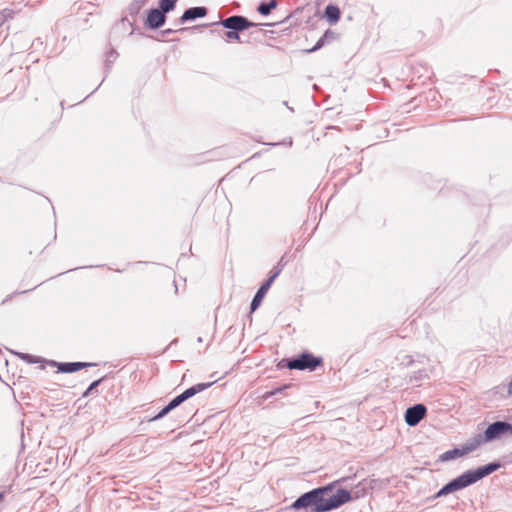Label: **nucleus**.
I'll list each match as a JSON object with an SVG mask.
<instances>
[{
    "label": "nucleus",
    "instance_id": "4be33fe9",
    "mask_svg": "<svg viewBox=\"0 0 512 512\" xmlns=\"http://www.w3.org/2000/svg\"><path fill=\"white\" fill-rule=\"evenodd\" d=\"M118 56V53L116 50L112 49L110 50L108 53H107V62L108 63H113V61L117 58Z\"/></svg>",
    "mask_w": 512,
    "mask_h": 512
},
{
    "label": "nucleus",
    "instance_id": "20e7f679",
    "mask_svg": "<svg viewBox=\"0 0 512 512\" xmlns=\"http://www.w3.org/2000/svg\"><path fill=\"white\" fill-rule=\"evenodd\" d=\"M479 480V476H475L473 471H468L461 476L455 478L448 484H446L442 489L439 490L437 496H445L451 492L463 489L476 481Z\"/></svg>",
    "mask_w": 512,
    "mask_h": 512
},
{
    "label": "nucleus",
    "instance_id": "39448f33",
    "mask_svg": "<svg viewBox=\"0 0 512 512\" xmlns=\"http://www.w3.org/2000/svg\"><path fill=\"white\" fill-rule=\"evenodd\" d=\"M479 480V476H475L473 471H468L461 476L455 478L448 484H446L442 489L439 490L437 496H445L451 492L463 489L476 481Z\"/></svg>",
    "mask_w": 512,
    "mask_h": 512
},
{
    "label": "nucleus",
    "instance_id": "f257e3e1",
    "mask_svg": "<svg viewBox=\"0 0 512 512\" xmlns=\"http://www.w3.org/2000/svg\"><path fill=\"white\" fill-rule=\"evenodd\" d=\"M332 485L316 488L304 493L292 505L291 508L299 510L311 507L312 512H327L336 509L349 502L351 493L345 489H338L334 494H330Z\"/></svg>",
    "mask_w": 512,
    "mask_h": 512
},
{
    "label": "nucleus",
    "instance_id": "f3484780",
    "mask_svg": "<svg viewBox=\"0 0 512 512\" xmlns=\"http://www.w3.org/2000/svg\"><path fill=\"white\" fill-rule=\"evenodd\" d=\"M497 468H498V465H496V464H489L488 466L479 468L478 470L473 471V472H474L475 476H479V479H481L484 476H486V475L492 473L493 471H495Z\"/></svg>",
    "mask_w": 512,
    "mask_h": 512
},
{
    "label": "nucleus",
    "instance_id": "9d476101",
    "mask_svg": "<svg viewBox=\"0 0 512 512\" xmlns=\"http://www.w3.org/2000/svg\"><path fill=\"white\" fill-rule=\"evenodd\" d=\"M208 10L204 6H195L187 8L181 17L178 19L179 24H185L189 21H194L198 18H203L207 15Z\"/></svg>",
    "mask_w": 512,
    "mask_h": 512
},
{
    "label": "nucleus",
    "instance_id": "0eeeda50",
    "mask_svg": "<svg viewBox=\"0 0 512 512\" xmlns=\"http://www.w3.org/2000/svg\"><path fill=\"white\" fill-rule=\"evenodd\" d=\"M504 434L512 435V425L507 422L498 421L487 427L484 432V438L485 441H491Z\"/></svg>",
    "mask_w": 512,
    "mask_h": 512
},
{
    "label": "nucleus",
    "instance_id": "7ed1b4c3",
    "mask_svg": "<svg viewBox=\"0 0 512 512\" xmlns=\"http://www.w3.org/2000/svg\"><path fill=\"white\" fill-rule=\"evenodd\" d=\"M211 385L212 383H199L186 389L183 393L175 397L166 407H164L155 417V419L164 417L168 412L179 406L182 402L194 396L195 394L204 391Z\"/></svg>",
    "mask_w": 512,
    "mask_h": 512
},
{
    "label": "nucleus",
    "instance_id": "423d86ee",
    "mask_svg": "<svg viewBox=\"0 0 512 512\" xmlns=\"http://www.w3.org/2000/svg\"><path fill=\"white\" fill-rule=\"evenodd\" d=\"M217 24L227 29L225 33L227 39L241 42L240 33L243 32V27L241 26L240 15L229 16L220 20Z\"/></svg>",
    "mask_w": 512,
    "mask_h": 512
},
{
    "label": "nucleus",
    "instance_id": "412c9836",
    "mask_svg": "<svg viewBox=\"0 0 512 512\" xmlns=\"http://www.w3.org/2000/svg\"><path fill=\"white\" fill-rule=\"evenodd\" d=\"M101 382V379L94 381L88 389L83 393V397H87L90 393H92V390L99 385Z\"/></svg>",
    "mask_w": 512,
    "mask_h": 512
},
{
    "label": "nucleus",
    "instance_id": "b1692460",
    "mask_svg": "<svg viewBox=\"0 0 512 512\" xmlns=\"http://www.w3.org/2000/svg\"><path fill=\"white\" fill-rule=\"evenodd\" d=\"M23 358L26 359L28 362H31V363H37L38 362V360L32 359V356H30V355H25Z\"/></svg>",
    "mask_w": 512,
    "mask_h": 512
},
{
    "label": "nucleus",
    "instance_id": "6ab92c4d",
    "mask_svg": "<svg viewBox=\"0 0 512 512\" xmlns=\"http://www.w3.org/2000/svg\"><path fill=\"white\" fill-rule=\"evenodd\" d=\"M321 37L326 41L327 44L335 39V33L332 30L327 29Z\"/></svg>",
    "mask_w": 512,
    "mask_h": 512
},
{
    "label": "nucleus",
    "instance_id": "393cba45",
    "mask_svg": "<svg viewBox=\"0 0 512 512\" xmlns=\"http://www.w3.org/2000/svg\"><path fill=\"white\" fill-rule=\"evenodd\" d=\"M175 32H176V30H173V29H166V30L162 31V33L164 35H170V34L175 33Z\"/></svg>",
    "mask_w": 512,
    "mask_h": 512
},
{
    "label": "nucleus",
    "instance_id": "6e6552de",
    "mask_svg": "<svg viewBox=\"0 0 512 512\" xmlns=\"http://www.w3.org/2000/svg\"><path fill=\"white\" fill-rule=\"evenodd\" d=\"M427 413V409L423 404H416L408 408L405 412V422L409 426H416Z\"/></svg>",
    "mask_w": 512,
    "mask_h": 512
},
{
    "label": "nucleus",
    "instance_id": "bb28decb",
    "mask_svg": "<svg viewBox=\"0 0 512 512\" xmlns=\"http://www.w3.org/2000/svg\"><path fill=\"white\" fill-rule=\"evenodd\" d=\"M265 26H273L271 23L264 24Z\"/></svg>",
    "mask_w": 512,
    "mask_h": 512
},
{
    "label": "nucleus",
    "instance_id": "1a4fd4ad",
    "mask_svg": "<svg viewBox=\"0 0 512 512\" xmlns=\"http://www.w3.org/2000/svg\"><path fill=\"white\" fill-rule=\"evenodd\" d=\"M166 22V16L163 15V12L158 10L157 8H152L148 10L147 18L145 20V26L149 29L156 30L161 28Z\"/></svg>",
    "mask_w": 512,
    "mask_h": 512
},
{
    "label": "nucleus",
    "instance_id": "2eb2a0df",
    "mask_svg": "<svg viewBox=\"0 0 512 512\" xmlns=\"http://www.w3.org/2000/svg\"><path fill=\"white\" fill-rule=\"evenodd\" d=\"M277 5V0L262 1L257 7V12L262 16H268Z\"/></svg>",
    "mask_w": 512,
    "mask_h": 512
},
{
    "label": "nucleus",
    "instance_id": "ddd939ff",
    "mask_svg": "<svg viewBox=\"0 0 512 512\" xmlns=\"http://www.w3.org/2000/svg\"><path fill=\"white\" fill-rule=\"evenodd\" d=\"M324 17L329 24H336L341 17L340 8L335 4H328L324 9Z\"/></svg>",
    "mask_w": 512,
    "mask_h": 512
},
{
    "label": "nucleus",
    "instance_id": "a878e982",
    "mask_svg": "<svg viewBox=\"0 0 512 512\" xmlns=\"http://www.w3.org/2000/svg\"><path fill=\"white\" fill-rule=\"evenodd\" d=\"M4 500V493L0 491V503Z\"/></svg>",
    "mask_w": 512,
    "mask_h": 512
},
{
    "label": "nucleus",
    "instance_id": "5701e85b",
    "mask_svg": "<svg viewBox=\"0 0 512 512\" xmlns=\"http://www.w3.org/2000/svg\"><path fill=\"white\" fill-rule=\"evenodd\" d=\"M507 393L509 396H512V377L507 387Z\"/></svg>",
    "mask_w": 512,
    "mask_h": 512
},
{
    "label": "nucleus",
    "instance_id": "9b49d317",
    "mask_svg": "<svg viewBox=\"0 0 512 512\" xmlns=\"http://www.w3.org/2000/svg\"><path fill=\"white\" fill-rule=\"evenodd\" d=\"M280 271H276L269 279L259 288L256 295L254 296L251 302V310L254 311L261 304L263 298L271 287V284L274 282L276 277L279 275Z\"/></svg>",
    "mask_w": 512,
    "mask_h": 512
},
{
    "label": "nucleus",
    "instance_id": "dca6fc26",
    "mask_svg": "<svg viewBox=\"0 0 512 512\" xmlns=\"http://www.w3.org/2000/svg\"><path fill=\"white\" fill-rule=\"evenodd\" d=\"M176 3L177 0H160L157 9L163 12V15L166 16L167 13L175 9Z\"/></svg>",
    "mask_w": 512,
    "mask_h": 512
},
{
    "label": "nucleus",
    "instance_id": "f8f14e48",
    "mask_svg": "<svg viewBox=\"0 0 512 512\" xmlns=\"http://www.w3.org/2000/svg\"><path fill=\"white\" fill-rule=\"evenodd\" d=\"M49 365L52 367H56L57 372L59 373H73L85 367L93 366L94 364L86 362L58 363L56 361H50Z\"/></svg>",
    "mask_w": 512,
    "mask_h": 512
},
{
    "label": "nucleus",
    "instance_id": "4468645a",
    "mask_svg": "<svg viewBox=\"0 0 512 512\" xmlns=\"http://www.w3.org/2000/svg\"><path fill=\"white\" fill-rule=\"evenodd\" d=\"M472 449H473V447H466L463 450H460V449L449 450V451H446L445 453H443L440 456V459L442 461L452 460L457 457H461V456L465 455L466 453L470 452Z\"/></svg>",
    "mask_w": 512,
    "mask_h": 512
},
{
    "label": "nucleus",
    "instance_id": "f03ea898",
    "mask_svg": "<svg viewBox=\"0 0 512 512\" xmlns=\"http://www.w3.org/2000/svg\"><path fill=\"white\" fill-rule=\"evenodd\" d=\"M285 362L283 360L281 363ZM323 365V359L321 357L314 356L312 353H302L299 357L286 360L285 367L290 370H309L314 371L317 367Z\"/></svg>",
    "mask_w": 512,
    "mask_h": 512
},
{
    "label": "nucleus",
    "instance_id": "a211bd4d",
    "mask_svg": "<svg viewBox=\"0 0 512 512\" xmlns=\"http://www.w3.org/2000/svg\"><path fill=\"white\" fill-rule=\"evenodd\" d=\"M240 21H241V26L243 27V31L259 25L257 23L250 21L248 18H246L245 16H242V15H240Z\"/></svg>",
    "mask_w": 512,
    "mask_h": 512
},
{
    "label": "nucleus",
    "instance_id": "aec40b11",
    "mask_svg": "<svg viewBox=\"0 0 512 512\" xmlns=\"http://www.w3.org/2000/svg\"><path fill=\"white\" fill-rule=\"evenodd\" d=\"M326 44V41L320 37L318 39V41L316 42V44L309 50H307L308 52H315V51H318L319 49H321L324 45Z\"/></svg>",
    "mask_w": 512,
    "mask_h": 512
}]
</instances>
